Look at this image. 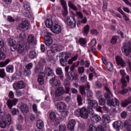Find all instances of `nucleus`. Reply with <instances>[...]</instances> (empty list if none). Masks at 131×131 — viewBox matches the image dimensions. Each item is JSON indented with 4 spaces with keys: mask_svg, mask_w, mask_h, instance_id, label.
Returning <instances> with one entry per match:
<instances>
[{
    "mask_svg": "<svg viewBox=\"0 0 131 131\" xmlns=\"http://www.w3.org/2000/svg\"><path fill=\"white\" fill-rule=\"evenodd\" d=\"M23 7L24 9L27 10L28 11H29V10H30V5H29V3L28 2H26L24 3Z\"/></svg>",
    "mask_w": 131,
    "mask_h": 131,
    "instance_id": "obj_50",
    "label": "nucleus"
},
{
    "mask_svg": "<svg viewBox=\"0 0 131 131\" xmlns=\"http://www.w3.org/2000/svg\"><path fill=\"white\" fill-rule=\"evenodd\" d=\"M77 101L78 103V106H81L82 105V98L80 95H77Z\"/></svg>",
    "mask_w": 131,
    "mask_h": 131,
    "instance_id": "obj_36",
    "label": "nucleus"
},
{
    "mask_svg": "<svg viewBox=\"0 0 131 131\" xmlns=\"http://www.w3.org/2000/svg\"><path fill=\"white\" fill-rule=\"evenodd\" d=\"M78 72L79 73H81V76L82 75V73L84 72V67H80L78 69Z\"/></svg>",
    "mask_w": 131,
    "mask_h": 131,
    "instance_id": "obj_60",
    "label": "nucleus"
},
{
    "mask_svg": "<svg viewBox=\"0 0 131 131\" xmlns=\"http://www.w3.org/2000/svg\"><path fill=\"white\" fill-rule=\"evenodd\" d=\"M13 88L15 91L22 90V89L25 88V83H24V81L20 80L18 82L14 83L13 85Z\"/></svg>",
    "mask_w": 131,
    "mask_h": 131,
    "instance_id": "obj_10",
    "label": "nucleus"
},
{
    "mask_svg": "<svg viewBox=\"0 0 131 131\" xmlns=\"http://www.w3.org/2000/svg\"><path fill=\"white\" fill-rule=\"evenodd\" d=\"M0 49L1 50H3V51H6L7 49L5 47V43L3 39L0 38Z\"/></svg>",
    "mask_w": 131,
    "mask_h": 131,
    "instance_id": "obj_39",
    "label": "nucleus"
},
{
    "mask_svg": "<svg viewBox=\"0 0 131 131\" xmlns=\"http://www.w3.org/2000/svg\"><path fill=\"white\" fill-rule=\"evenodd\" d=\"M70 82L69 81L67 80L64 82V88L63 87H59L54 92V95L55 98H58V101H62L63 100V97H62V95L63 94H69L70 93ZM66 90V92H65Z\"/></svg>",
    "mask_w": 131,
    "mask_h": 131,
    "instance_id": "obj_1",
    "label": "nucleus"
},
{
    "mask_svg": "<svg viewBox=\"0 0 131 131\" xmlns=\"http://www.w3.org/2000/svg\"><path fill=\"white\" fill-rule=\"evenodd\" d=\"M6 71L7 72H9V73H13V71H14V67L13 66H8L6 67Z\"/></svg>",
    "mask_w": 131,
    "mask_h": 131,
    "instance_id": "obj_40",
    "label": "nucleus"
},
{
    "mask_svg": "<svg viewBox=\"0 0 131 131\" xmlns=\"http://www.w3.org/2000/svg\"><path fill=\"white\" fill-rule=\"evenodd\" d=\"M124 126H125L127 131H131V124H129L128 121H125L124 122Z\"/></svg>",
    "mask_w": 131,
    "mask_h": 131,
    "instance_id": "obj_34",
    "label": "nucleus"
},
{
    "mask_svg": "<svg viewBox=\"0 0 131 131\" xmlns=\"http://www.w3.org/2000/svg\"><path fill=\"white\" fill-rule=\"evenodd\" d=\"M49 118L51 120H54L56 119V114L54 112H51L49 114Z\"/></svg>",
    "mask_w": 131,
    "mask_h": 131,
    "instance_id": "obj_47",
    "label": "nucleus"
},
{
    "mask_svg": "<svg viewBox=\"0 0 131 131\" xmlns=\"http://www.w3.org/2000/svg\"><path fill=\"white\" fill-rule=\"evenodd\" d=\"M109 116L107 115H104L102 117V121L104 123H108L109 122Z\"/></svg>",
    "mask_w": 131,
    "mask_h": 131,
    "instance_id": "obj_38",
    "label": "nucleus"
},
{
    "mask_svg": "<svg viewBox=\"0 0 131 131\" xmlns=\"http://www.w3.org/2000/svg\"><path fill=\"white\" fill-rule=\"evenodd\" d=\"M36 56V53L33 51H31L29 53V57L31 59H34Z\"/></svg>",
    "mask_w": 131,
    "mask_h": 131,
    "instance_id": "obj_42",
    "label": "nucleus"
},
{
    "mask_svg": "<svg viewBox=\"0 0 131 131\" xmlns=\"http://www.w3.org/2000/svg\"><path fill=\"white\" fill-rule=\"evenodd\" d=\"M45 73L48 76H50L52 78L53 77V78H54L55 76H56L55 75V74H54V71H53V70L49 67H46L45 68Z\"/></svg>",
    "mask_w": 131,
    "mask_h": 131,
    "instance_id": "obj_19",
    "label": "nucleus"
},
{
    "mask_svg": "<svg viewBox=\"0 0 131 131\" xmlns=\"http://www.w3.org/2000/svg\"><path fill=\"white\" fill-rule=\"evenodd\" d=\"M8 45L10 47H11L10 48L11 51L14 52V51H16L17 50V48L18 46L17 43H16V41L13 39H9L8 41Z\"/></svg>",
    "mask_w": 131,
    "mask_h": 131,
    "instance_id": "obj_13",
    "label": "nucleus"
},
{
    "mask_svg": "<svg viewBox=\"0 0 131 131\" xmlns=\"http://www.w3.org/2000/svg\"><path fill=\"white\" fill-rule=\"evenodd\" d=\"M45 43L48 47H50L52 43H53V39H52V37L50 36H46L45 37Z\"/></svg>",
    "mask_w": 131,
    "mask_h": 131,
    "instance_id": "obj_25",
    "label": "nucleus"
},
{
    "mask_svg": "<svg viewBox=\"0 0 131 131\" xmlns=\"http://www.w3.org/2000/svg\"><path fill=\"white\" fill-rule=\"evenodd\" d=\"M131 103V97H129L127 99L125 100L121 103L122 107H125Z\"/></svg>",
    "mask_w": 131,
    "mask_h": 131,
    "instance_id": "obj_28",
    "label": "nucleus"
},
{
    "mask_svg": "<svg viewBox=\"0 0 131 131\" xmlns=\"http://www.w3.org/2000/svg\"><path fill=\"white\" fill-rule=\"evenodd\" d=\"M105 128V125H104L102 126L100 125L96 128V131H104Z\"/></svg>",
    "mask_w": 131,
    "mask_h": 131,
    "instance_id": "obj_54",
    "label": "nucleus"
},
{
    "mask_svg": "<svg viewBox=\"0 0 131 131\" xmlns=\"http://www.w3.org/2000/svg\"><path fill=\"white\" fill-rule=\"evenodd\" d=\"M18 27L19 29L26 31V30H28L30 28V24L28 22V20H24L19 24Z\"/></svg>",
    "mask_w": 131,
    "mask_h": 131,
    "instance_id": "obj_7",
    "label": "nucleus"
},
{
    "mask_svg": "<svg viewBox=\"0 0 131 131\" xmlns=\"http://www.w3.org/2000/svg\"><path fill=\"white\" fill-rule=\"evenodd\" d=\"M17 52L19 53V54H22V53L25 51V42L24 40H20L17 42Z\"/></svg>",
    "mask_w": 131,
    "mask_h": 131,
    "instance_id": "obj_11",
    "label": "nucleus"
},
{
    "mask_svg": "<svg viewBox=\"0 0 131 131\" xmlns=\"http://www.w3.org/2000/svg\"><path fill=\"white\" fill-rule=\"evenodd\" d=\"M56 107L58 111L61 114L62 117H66L68 115L69 113L66 111L67 105L63 102H57L56 104Z\"/></svg>",
    "mask_w": 131,
    "mask_h": 131,
    "instance_id": "obj_2",
    "label": "nucleus"
},
{
    "mask_svg": "<svg viewBox=\"0 0 131 131\" xmlns=\"http://www.w3.org/2000/svg\"><path fill=\"white\" fill-rule=\"evenodd\" d=\"M116 61L117 62V64L118 65H121V67L123 68V67H125L126 63L124 61H123V59L120 56H116Z\"/></svg>",
    "mask_w": 131,
    "mask_h": 131,
    "instance_id": "obj_20",
    "label": "nucleus"
},
{
    "mask_svg": "<svg viewBox=\"0 0 131 131\" xmlns=\"http://www.w3.org/2000/svg\"><path fill=\"white\" fill-rule=\"evenodd\" d=\"M43 70V67L39 66H37L35 69V73H39V72H41Z\"/></svg>",
    "mask_w": 131,
    "mask_h": 131,
    "instance_id": "obj_35",
    "label": "nucleus"
},
{
    "mask_svg": "<svg viewBox=\"0 0 131 131\" xmlns=\"http://www.w3.org/2000/svg\"><path fill=\"white\" fill-rule=\"evenodd\" d=\"M56 73L58 75H61L62 73H63V72L62 71V69L60 68H58L56 70Z\"/></svg>",
    "mask_w": 131,
    "mask_h": 131,
    "instance_id": "obj_62",
    "label": "nucleus"
},
{
    "mask_svg": "<svg viewBox=\"0 0 131 131\" xmlns=\"http://www.w3.org/2000/svg\"><path fill=\"white\" fill-rule=\"evenodd\" d=\"M49 82L51 84H52L53 86H60L61 83H60V81L59 80L56 79V76L52 77L50 79Z\"/></svg>",
    "mask_w": 131,
    "mask_h": 131,
    "instance_id": "obj_17",
    "label": "nucleus"
},
{
    "mask_svg": "<svg viewBox=\"0 0 131 131\" xmlns=\"http://www.w3.org/2000/svg\"><path fill=\"white\" fill-rule=\"evenodd\" d=\"M86 79H88V77L85 75H83V76H81L80 80L81 82H85L86 81Z\"/></svg>",
    "mask_w": 131,
    "mask_h": 131,
    "instance_id": "obj_56",
    "label": "nucleus"
},
{
    "mask_svg": "<svg viewBox=\"0 0 131 131\" xmlns=\"http://www.w3.org/2000/svg\"><path fill=\"white\" fill-rule=\"evenodd\" d=\"M121 83L122 84V90L120 91L119 93L121 95H125V94H127L128 92L127 89H124V86H126L127 85V83H126V81H125V79L123 78L121 79Z\"/></svg>",
    "mask_w": 131,
    "mask_h": 131,
    "instance_id": "obj_14",
    "label": "nucleus"
},
{
    "mask_svg": "<svg viewBox=\"0 0 131 131\" xmlns=\"http://www.w3.org/2000/svg\"><path fill=\"white\" fill-rule=\"evenodd\" d=\"M127 116V113L125 111H123L121 113V117L122 118H126V117Z\"/></svg>",
    "mask_w": 131,
    "mask_h": 131,
    "instance_id": "obj_61",
    "label": "nucleus"
},
{
    "mask_svg": "<svg viewBox=\"0 0 131 131\" xmlns=\"http://www.w3.org/2000/svg\"><path fill=\"white\" fill-rule=\"evenodd\" d=\"M32 67H33V64H32V63H29L26 66V69H29V70L32 69Z\"/></svg>",
    "mask_w": 131,
    "mask_h": 131,
    "instance_id": "obj_64",
    "label": "nucleus"
},
{
    "mask_svg": "<svg viewBox=\"0 0 131 131\" xmlns=\"http://www.w3.org/2000/svg\"><path fill=\"white\" fill-rule=\"evenodd\" d=\"M47 56L49 58H53L55 56V52L52 50H48L47 51Z\"/></svg>",
    "mask_w": 131,
    "mask_h": 131,
    "instance_id": "obj_43",
    "label": "nucleus"
},
{
    "mask_svg": "<svg viewBox=\"0 0 131 131\" xmlns=\"http://www.w3.org/2000/svg\"><path fill=\"white\" fill-rule=\"evenodd\" d=\"M105 91H106V93L104 95L105 99L107 101V104H108V101H111V98L113 97V95L111 93V91H110V87L108 85H105L104 88Z\"/></svg>",
    "mask_w": 131,
    "mask_h": 131,
    "instance_id": "obj_9",
    "label": "nucleus"
},
{
    "mask_svg": "<svg viewBox=\"0 0 131 131\" xmlns=\"http://www.w3.org/2000/svg\"><path fill=\"white\" fill-rule=\"evenodd\" d=\"M36 126L39 129L43 128V126H45L43 121L41 120H38L36 122Z\"/></svg>",
    "mask_w": 131,
    "mask_h": 131,
    "instance_id": "obj_31",
    "label": "nucleus"
},
{
    "mask_svg": "<svg viewBox=\"0 0 131 131\" xmlns=\"http://www.w3.org/2000/svg\"><path fill=\"white\" fill-rule=\"evenodd\" d=\"M108 106H118L119 105V101L117 99L114 98L111 100L107 101Z\"/></svg>",
    "mask_w": 131,
    "mask_h": 131,
    "instance_id": "obj_23",
    "label": "nucleus"
},
{
    "mask_svg": "<svg viewBox=\"0 0 131 131\" xmlns=\"http://www.w3.org/2000/svg\"><path fill=\"white\" fill-rule=\"evenodd\" d=\"M75 124H76V121H75V120H70L68 124V129H69V130H73L74 126H75Z\"/></svg>",
    "mask_w": 131,
    "mask_h": 131,
    "instance_id": "obj_22",
    "label": "nucleus"
},
{
    "mask_svg": "<svg viewBox=\"0 0 131 131\" xmlns=\"http://www.w3.org/2000/svg\"><path fill=\"white\" fill-rule=\"evenodd\" d=\"M46 25L48 28H51L52 29V28L53 27V21L51 19H47L46 20Z\"/></svg>",
    "mask_w": 131,
    "mask_h": 131,
    "instance_id": "obj_33",
    "label": "nucleus"
},
{
    "mask_svg": "<svg viewBox=\"0 0 131 131\" xmlns=\"http://www.w3.org/2000/svg\"><path fill=\"white\" fill-rule=\"evenodd\" d=\"M68 5L72 10H73V11H75L76 12V14L77 16H78V17L80 18V19H83V15H82V13L78 11V9H77V7L75 6L73 3H72V2L71 1H68Z\"/></svg>",
    "mask_w": 131,
    "mask_h": 131,
    "instance_id": "obj_6",
    "label": "nucleus"
},
{
    "mask_svg": "<svg viewBox=\"0 0 131 131\" xmlns=\"http://www.w3.org/2000/svg\"><path fill=\"white\" fill-rule=\"evenodd\" d=\"M60 46H58L57 44L53 45L51 47V50L54 51V53H56L57 52H59L60 51Z\"/></svg>",
    "mask_w": 131,
    "mask_h": 131,
    "instance_id": "obj_32",
    "label": "nucleus"
},
{
    "mask_svg": "<svg viewBox=\"0 0 131 131\" xmlns=\"http://www.w3.org/2000/svg\"><path fill=\"white\" fill-rule=\"evenodd\" d=\"M60 58H63L64 59L65 62H67L68 59L71 57V53L70 52H62L59 54Z\"/></svg>",
    "mask_w": 131,
    "mask_h": 131,
    "instance_id": "obj_21",
    "label": "nucleus"
},
{
    "mask_svg": "<svg viewBox=\"0 0 131 131\" xmlns=\"http://www.w3.org/2000/svg\"><path fill=\"white\" fill-rule=\"evenodd\" d=\"M18 102V99L14 98L13 100L9 99L7 102V105L9 109H12L13 106H15Z\"/></svg>",
    "mask_w": 131,
    "mask_h": 131,
    "instance_id": "obj_15",
    "label": "nucleus"
},
{
    "mask_svg": "<svg viewBox=\"0 0 131 131\" xmlns=\"http://www.w3.org/2000/svg\"><path fill=\"white\" fill-rule=\"evenodd\" d=\"M117 38H118V37L117 36H114L112 38L111 42L112 43V45H115L117 41Z\"/></svg>",
    "mask_w": 131,
    "mask_h": 131,
    "instance_id": "obj_51",
    "label": "nucleus"
},
{
    "mask_svg": "<svg viewBox=\"0 0 131 131\" xmlns=\"http://www.w3.org/2000/svg\"><path fill=\"white\" fill-rule=\"evenodd\" d=\"M46 76V74L44 72H41L38 76V82L39 84H43V77Z\"/></svg>",
    "mask_w": 131,
    "mask_h": 131,
    "instance_id": "obj_24",
    "label": "nucleus"
},
{
    "mask_svg": "<svg viewBox=\"0 0 131 131\" xmlns=\"http://www.w3.org/2000/svg\"><path fill=\"white\" fill-rule=\"evenodd\" d=\"M90 32V26L89 25H86L83 30H82V33L83 35H85L86 36L88 34H89V33Z\"/></svg>",
    "mask_w": 131,
    "mask_h": 131,
    "instance_id": "obj_30",
    "label": "nucleus"
},
{
    "mask_svg": "<svg viewBox=\"0 0 131 131\" xmlns=\"http://www.w3.org/2000/svg\"><path fill=\"white\" fill-rule=\"evenodd\" d=\"M89 131H97V128H96V126L93 123L90 125Z\"/></svg>",
    "mask_w": 131,
    "mask_h": 131,
    "instance_id": "obj_53",
    "label": "nucleus"
},
{
    "mask_svg": "<svg viewBox=\"0 0 131 131\" xmlns=\"http://www.w3.org/2000/svg\"><path fill=\"white\" fill-rule=\"evenodd\" d=\"M68 78L70 80H73L74 79V74L71 72H69L68 75Z\"/></svg>",
    "mask_w": 131,
    "mask_h": 131,
    "instance_id": "obj_52",
    "label": "nucleus"
},
{
    "mask_svg": "<svg viewBox=\"0 0 131 131\" xmlns=\"http://www.w3.org/2000/svg\"><path fill=\"white\" fill-rule=\"evenodd\" d=\"M59 61L61 66H62L63 67H64V66H66L67 61H65L64 58H61L59 59Z\"/></svg>",
    "mask_w": 131,
    "mask_h": 131,
    "instance_id": "obj_58",
    "label": "nucleus"
},
{
    "mask_svg": "<svg viewBox=\"0 0 131 131\" xmlns=\"http://www.w3.org/2000/svg\"><path fill=\"white\" fill-rule=\"evenodd\" d=\"M105 103H106V100H105V99H104V98H101L99 99V103L100 106H103V105H105Z\"/></svg>",
    "mask_w": 131,
    "mask_h": 131,
    "instance_id": "obj_55",
    "label": "nucleus"
},
{
    "mask_svg": "<svg viewBox=\"0 0 131 131\" xmlns=\"http://www.w3.org/2000/svg\"><path fill=\"white\" fill-rule=\"evenodd\" d=\"M45 64H47V61H46V60L42 58L40 59L38 65L40 66H42L43 68V66H45Z\"/></svg>",
    "mask_w": 131,
    "mask_h": 131,
    "instance_id": "obj_48",
    "label": "nucleus"
},
{
    "mask_svg": "<svg viewBox=\"0 0 131 131\" xmlns=\"http://www.w3.org/2000/svg\"><path fill=\"white\" fill-rule=\"evenodd\" d=\"M75 115L77 117L80 116L83 119L89 118V111L85 107L78 108L75 112Z\"/></svg>",
    "mask_w": 131,
    "mask_h": 131,
    "instance_id": "obj_3",
    "label": "nucleus"
},
{
    "mask_svg": "<svg viewBox=\"0 0 131 131\" xmlns=\"http://www.w3.org/2000/svg\"><path fill=\"white\" fill-rule=\"evenodd\" d=\"M79 90L81 95H82L83 96L85 95V88L84 86H80Z\"/></svg>",
    "mask_w": 131,
    "mask_h": 131,
    "instance_id": "obj_45",
    "label": "nucleus"
},
{
    "mask_svg": "<svg viewBox=\"0 0 131 131\" xmlns=\"http://www.w3.org/2000/svg\"><path fill=\"white\" fill-rule=\"evenodd\" d=\"M121 50L125 56H128L131 52V43L129 42L124 43Z\"/></svg>",
    "mask_w": 131,
    "mask_h": 131,
    "instance_id": "obj_5",
    "label": "nucleus"
},
{
    "mask_svg": "<svg viewBox=\"0 0 131 131\" xmlns=\"http://www.w3.org/2000/svg\"><path fill=\"white\" fill-rule=\"evenodd\" d=\"M7 76L6 72H5V69H0V77L1 78H4Z\"/></svg>",
    "mask_w": 131,
    "mask_h": 131,
    "instance_id": "obj_41",
    "label": "nucleus"
},
{
    "mask_svg": "<svg viewBox=\"0 0 131 131\" xmlns=\"http://www.w3.org/2000/svg\"><path fill=\"white\" fill-rule=\"evenodd\" d=\"M59 131H66V125L65 124L60 125L59 126Z\"/></svg>",
    "mask_w": 131,
    "mask_h": 131,
    "instance_id": "obj_59",
    "label": "nucleus"
},
{
    "mask_svg": "<svg viewBox=\"0 0 131 131\" xmlns=\"http://www.w3.org/2000/svg\"><path fill=\"white\" fill-rule=\"evenodd\" d=\"M28 41L29 43L35 46L37 43V40H36V37L33 35H30L28 37Z\"/></svg>",
    "mask_w": 131,
    "mask_h": 131,
    "instance_id": "obj_16",
    "label": "nucleus"
},
{
    "mask_svg": "<svg viewBox=\"0 0 131 131\" xmlns=\"http://www.w3.org/2000/svg\"><path fill=\"white\" fill-rule=\"evenodd\" d=\"M24 74L25 75H26V76H29V75L31 74V70L26 69L25 70Z\"/></svg>",
    "mask_w": 131,
    "mask_h": 131,
    "instance_id": "obj_57",
    "label": "nucleus"
},
{
    "mask_svg": "<svg viewBox=\"0 0 131 131\" xmlns=\"http://www.w3.org/2000/svg\"><path fill=\"white\" fill-rule=\"evenodd\" d=\"M65 23H68V25L71 28H74L76 26V21L75 18L73 16H69L67 18V21L64 20Z\"/></svg>",
    "mask_w": 131,
    "mask_h": 131,
    "instance_id": "obj_8",
    "label": "nucleus"
},
{
    "mask_svg": "<svg viewBox=\"0 0 131 131\" xmlns=\"http://www.w3.org/2000/svg\"><path fill=\"white\" fill-rule=\"evenodd\" d=\"M6 51H4V50H1L0 52V60H4L6 59Z\"/></svg>",
    "mask_w": 131,
    "mask_h": 131,
    "instance_id": "obj_37",
    "label": "nucleus"
},
{
    "mask_svg": "<svg viewBox=\"0 0 131 131\" xmlns=\"http://www.w3.org/2000/svg\"><path fill=\"white\" fill-rule=\"evenodd\" d=\"M11 119H12L11 114H7L6 116L5 120L0 122V127L5 128L7 125H10L11 124Z\"/></svg>",
    "mask_w": 131,
    "mask_h": 131,
    "instance_id": "obj_4",
    "label": "nucleus"
},
{
    "mask_svg": "<svg viewBox=\"0 0 131 131\" xmlns=\"http://www.w3.org/2000/svg\"><path fill=\"white\" fill-rule=\"evenodd\" d=\"M29 110L28 106L25 104H23L20 106V111L23 113H28Z\"/></svg>",
    "mask_w": 131,
    "mask_h": 131,
    "instance_id": "obj_27",
    "label": "nucleus"
},
{
    "mask_svg": "<svg viewBox=\"0 0 131 131\" xmlns=\"http://www.w3.org/2000/svg\"><path fill=\"white\" fill-rule=\"evenodd\" d=\"M11 114L12 115H17V114H19V110L16 108H13L11 110Z\"/></svg>",
    "mask_w": 131,
    "mask_h": 131,
    "instance_id": "obj_49",
    "label": "nucleus"
},
{
    "mask_svg": "<svg viewBox=\"0 0 131 131\" xmlns=\"http://www.w3.org/2000/svg\"><path fill=\"white\" fill-rule=\"evenodd\" d=\"M92 117L94 119L96 122H99L101 120V117L98 115H93Z\"/></svg>",
    "mask_w": 131,
    "mask_h": 131,
    "instance_id": "obj_46",
    "label": "nucleus"
},
{
    "mask_svg": "<svg viewBox=\"0 0 131 131\" xmlns=\"http://www.w3.org/2000/svg\"><path fill=\"white\" fill-rule=\"evenodd\" d=\"M113 126L116 130L119 131L123 128V122L120 120L116 121L113 123Z\"/></svg>",
    "mask_w": 131,
    "mask_h": 131,
    "instance_id": "obj_12",
    "label": "nucleus"
},
{
    "mask_svg": "<svg viewBox=\"0 0 131 131\" xmlns=\"http://www.w3.org/2000/svg\"><path fill=\"white\" fill-rule=\"evenodd\" d=\"M91 32L92 34L94 35H98L99 34V32L96 29H92L91 30Z\"/></svg>",
    "mask_w": 131,
    "mask_h": 131,
    "instance_id": "obj_63",
    "label": "nucleus"
},
{
    "mask_svg": "<svg viewBox=\"0 0 131 131\" xmlns=\"http://www.w3.org/2000/svg\"><path fill=\"white\" fill-rule=\"evenodd\" d=\"M78 42L81 46H84V45H86V39L81 38L79 39Z\"/></svg>",
    "mask_w": 131,
    "mask_h": 131,
    "instance_id": "obj_44",
    "label": "nucleus"
},
{
    "mask_svg": "<svg viewBox=\"0 0 131 131\" xmlns=\"http://www.w3.org/2000/svg\"><path fill=\"white\" fill-rule=\"evenodd\" d=\"M89 104H90V107L96 108L98 107V102L95 100H90Z\"/></svg>",
    "mask_w": 131,
    "mask_h": 131,
    "instance_id": "obj_29",
    "label": "nucleus"
},
{
    "mask_svg": "<svg viewBox=\"0 0 131 131\" xmlns=\"http://www.w3.org/2000/svg\"><path fill=\"white\" fill-rule=\"evenodd\" d=\"M104 64H106L105 67L108 70V71H112L113 70V65L112 64V63L108 62L107 63V61L104 60V61H103Z\"/></svg>",
    "mask_w": 131,
    "mask_h": 131,
    "instance_id": "obj_26",
    "label": "nucleus"
},
{
    "mask_svg": "<svg viewBox=\"0 0 131 131\" xmlns=\"http://www.w3.org/2000/svg\"><path fill=\"white\" fill-rule=\"evenodd\" d=\"M51 30L53 32H54V33H56L57 34H58V33H60L61 31H62L61 26L58 24L54 25L51 28Z\"/></svg>",
    "mask_w": 131,
    "mask_h": 131,
    "instance_id": "obj_18",
    "label": "nucleus"
}]
</instances>
